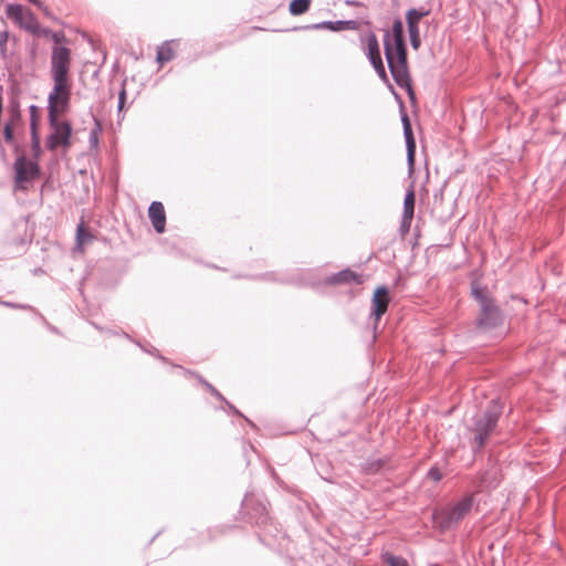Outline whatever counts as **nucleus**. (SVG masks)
Here are the masks:
<instances>
[{"instance_id":"ddd939ff","label":"nucleus","mask_w":566,"mask_h":566,"mask_svg":"<svg viewBox=\"0 0 566 566\" xmlns=\"http://www.w3.org/2000/svg\"><path fill=\"white\" fill-rule=\"evenodd\" d=\"M402 123H403V135H405V139H406V145H407L408 167H409V171L412 172L413 166H415L416 142H415L411 125H410V122H409V118L407 115H403Z\"/></svg>"},{"instance_id":"c756f323","label":"nucleus","mask_w":566,"mask_h":566,"mask_svg":"<svg viewBox=\"0 0 566 566\" xmlns=\"http://www.w3.org/2000/svg\"><path fill=\"white\" fill-rule=\"evenodd\" d=\"M40 9L43 11V13H44L45 15H50V12H49V10H48V8H46V7H44V6L42 4V8H40Z\"/></svg>"},{"instance_id":"f8f14e48","label":"nucleus","mask_w":566,"mask_h":566,"mask_svg":"<svg viewBox=\"0 0 566 566\" xmlns=\"http://www.w3.org/2000/svg\"><path fill=\"white\" fill-rule=\"evenodd\" d=\"M148 217L156 232L163 233L166 227V213L164 205L159 201H154L148 208Z\"/></svg>"},{"instance_id":"0eeeda50","label":"nucleus","mask_w":566,"mask_h":566,"mask_svg":"<svg viewBox=\"0 0 566 566\" xmlns=\"http://www.w3.org/2000/svg\"><path fill=\"white\" fill-rule=\"evenodd\" d=\"M6 13L9 19L13 20L25 31L32 34L40 33L38 20L30 9L24 8L21 4L10 3L6 7Z\"/></svg>"},{"instance_id":"dca6fc26","label":"nucleus","mask_w":566,"mask_h":566,"mask_svg":"<svg viewBox=\"0 0 566 566\" xmlns=\"http://www.w3.org/2000/svg\"><path fill=\"white\" fill-rule=\"evenodd\" d=\"M175 57V48L172 41L165 42L157 49V62L167 63Z\"/></svg>"},{"instance_id":"aec40b11","label":"nucleus","mask_w":566,"mask_h":566,"mask_svg":"<svg viewBox=\"0 0 566 566\" xmlns=\"http://www.w3.org/2000/svg\"><path fill=\"white\" fill-rule=\"evenodd\" d=\"M384 560L386 563L389 564V566H409L408 565V562L400 557V556H395L392 554H389V553H386L384 556H382Z\"/></svg>"},{"instance_id":"c85d7f7f","label":"nucleus","mask_w":566,"mask_h":566,"mask_svg":"<svg viewBox=\"0 0 566 566\" xmlns=\"http://www.w3.org/2000/svg\"><path fill=\"white\" fill-rule=\"evenodd\" d=\"M125 99V91H122L119 94V107L123 106Z\"/></svg>"},{"instance_id":"6ab92c4d","label":"nucleus","mask_w":566,"mask_h":566,"mask_svg":"<svg viewBox=\"0 0 566 566\" xmlns=\"http://www.w3.org/2000/svg\"><path fill=\"white\" fill-rule=\"evenodd\" d=\"M315 29H327L331 31H342L343 21H324L314 25Z\"/></svg>"},{"instance_id":"b1692460","label":"nucleus","mask_w":566,"mask_h":566,"mask_svg":"<svg viewBox=\"0 0 566 566\" xmlns=\"http://www.w3.org/2000/svg\"><path fill=\"white\" fill-rule=\"evenodd\" d=\"M408 31H409L411 46L415 50H417L421 43L419 30H408Z\"/></svg>"},{"instance_id":"4be33fe9","label":"nucleus","mask_w":566,"mask_h":566,"mask_svg":"<svg viewBox=\"0 0 566 566\" xmlns=\"http://www.w3.org/2000/svg\"><path fill=\"white\" fill-rule=\"evenodd\" d=\"M30 115H31V132L38 130L39 115H38V107L35 105H32L30 107Z\"/></svg>"},{"instance_id":"2eb2a0df","label":"nucleus","mask_w":566,"mask_h":566,"mask_svg":"<svg viewBox=\"0 0 566 566\" xmlns=\"http://www.w3.org/2000/svg\"><path fill=\"white\" fill-rule=\"evenodd\" d=\"M430 13L429 10L420 8V9H410L407 11L406 20L408 24V30H419L418 24L420 20L427 17Z\"/></svg>"},{"instance_id":"9b49d317","label":"nucleus","mask_w":566,"mask_h":566,"mask_svg":"<svg viewBox=\"0 0 566 566\" xmlns=\"http://www.w3.org/2000/svg\"><path fill=\"white\" fill-rule=\"evenodd\" d=\"M373 311L371 314L375 316L376 321H379L380 317L387 312L389 304L388 290L385 286H379L375 290L373 300Z\"/></svg>"},{"instance_id":"9d476101","label":"nucleus","mask_w":566,"mask_h":566,"mask_svg":"<svg viewBox=\"0 0 566 566\" xmlns=\"http://www.w3.org/2000/svg\"><path fill=\"white\" fill-rule=\"evenodd\" d=\"M415 201H416L415 190H413V187H411L407 191L405 199H403V212H402V219H401V224H400V230H401L402 234L408 233L410 230L411 222L413 219V213H415Z\"/></svg>"},{"instance_id":"4468645a","label":"nucleus","mask_w":566,"mask_h":566,"mask_svg":"<svg viewBox=\"0 0 566 566\" xmlns=\"http://www.w3.org/2000/svg\"><path fill=\"white\" fill-rule=\"evenodd\" d=\"M331 282L334 284H345V283L361 284L363 279H361V275L357 274L356 272H354L349 269H346V270H343V271L338 272L337 274H335L331 279Z\"/></svg>"},{"instance_id":"5701e85b","label":"nucleus","mask_w":566,"mask_h":566,"mask_svg":"<svg viewBox=\"0 0 566 566\" xmlns=\"http://www.w3.org/2000/svg\"><path fill=\"white\" fill-rule=\"evenodd\" d=\"M199 381L205 386V388L214 397H217L220 400H223V396L208 381H206L203 378L198 376Z\"/></svg>"},{"instance_id":"6e6552de","label":"nucleus","mask_w":566,"mask_h":566,"mask_svg":"<svg viewBox=\"0 0 566 566\" xmlns=\"http://www.w3.org/2000/svg\"><path fill=\"white\" fill-rule=\"evenodd\" d=\"M361 42L366 43L365 53L376 73L381 80L386 81L387 73L380 55L379 43L376 34L374 32H369L365 38H361Z\"/></svg>"},{"instance_id":"a211bd4d","label":"nucleus","mask_w":566,"mask_h":566,"mask_svg":"<svg viewBox=\"0 0 566 566\" xmlns=\"http://www.w3.org/2000/svg\"><path fill=\"white\" fill-rule=\"evenodd\" d=\"M311 0H292L289 6L290 13L292 15H301L308 11L311 7Z\"/></svg>"},{"instance_id":"f03ea898","label":"nucleus","mask_w":566,"mask_h":566,"mask_svg":"<svg viewBox=\"0 0 566 566\" xmlns=\"http://www.w3.org/2000/svg\"><path fill=\"white\" fill-rule=\"evenodd\" d=\"M385 55L397 85L409 86L407 50L403 40V25L401 20H395L391 34L386 33L384 39Z\"/></svg>"},{"instance_id":"bb28decb","label":"nucleus","mask_w":566,"mask_h":566,"mask_svg":"<svg viewBox=\"0 0 566 566\" xmlns=\"http://www.w3.org/2000/svg\"><path fill=\"white\" fill-rule=\"evenodd\" d=\"M428 476L434 481V482H438L441 480L442 478V474L441 472L439 471V469L437 468H432L429 472H428Z\"/></svg>"},{"instance_id":"a878e982","label":"nucleus","mask_w":566,"mask_h":566,"mask_svg":"<svg viewBox=\"0 0 566 566\" xmlns=\"http://www.w3.org/2000/svg\"><path fill=\"white\" fill-rule=\"evenodd\" d=\"M3 135L7 142L13 140V129L9 123L4 125Z\"/></svg>"},{"instance_id":"39448f33","label":"nucleus","mask_w":566,"mask_h":566,"mask_svg":"<svg viewBox=\"0 0 566 566\" xmlns=\"http://www.w3.org/2000/svg\"><path fill=\"white\" fill-rule=\"evenodd\" d=\"M500 413L501 411L496 403L492 402V406L476 420L473 428L476 448L480 449L485 444L496 427Z\"/></svg>"},{"instance_id":"423d86ee","label":"nucleus","mask_w":566,"mask_h":566,"mask_svg":"<svg viewBox=\"0 0 566 566\" xmlns=\"http://www.w3.org/2000/svg\"><path fill=\"white\" fill-rule=\"evenodd\" d=\"M472 294L481 306L479 326L483 328H491L496 326L501 322L502 317L500 310L493 304V301L490 298V296L478 286H473Z\"/></svg>"},{"instance_id":"412c9836","label":"nucleus","mask_w":566,"mask_h":566,"mask_svg":"<svg viewBox=\"0 0 566 566\" xmlns=\"http://www.w3.org/2000/svg\"><path fill=\"white\" fill-rule=\"evenodd\" d=\"M31 146L33 154L39 156L41 154V140L39 130L31 132Z\"/></svg>"},{"instance_id":"7ed1b4c3","label":"nucleus","mask_w":566,"mask_h":566,"mask_svg":"<svg viewBox=\"0 0 566 566\" xmlns=\"http://www.w3.org/2000/svg\"><path fill=\"white\" fill-rule=\"evenodd\" d=\"M51 38L54 42L50 56V75L53 83L71 82L72 50L67 46V39L63 32H54L51 29H41L40 33Z\"/></svg>"},{"instance_id":"393cba45","label":"nucleus","mask_w":566,"mask_h":566,"mask_svg":"<svg viewBox=\"0 0 566 566\" xmlns=\"http://www.w3.org/2000/svg\"><path fill=\"white\" fill-rule=\"evenodd\" d=\"M359 23L354 20L343 21V30H358Z\"/></svg>"},{"instance_id":"20e7f679","label":"nucleus","mask_w":566,"mask_h":566,"mask_svg":"<svg viewBox=\"0 0 566 566\" xmlns=\"http://www.w3.org/2000/svg\"><path fill=\"white\" fill-rule=\"evenodd\" d=\"M473 503V495H468L451 505L436 510L432 514L433 526L442 532L455 527L471 512Z\"/></svg>"},{"instance_id":"7c9ffc66","label":"nucleus","mask_w":566,"mask_h":566,"mask_svg":"<svg viewBox=\"0 0 566 566\" xmlns=\"http://www.w3.org/2000/svg\"><path fill=\"white\" fill-rule=\"evenodd\" d=\"M347 4H357V2L346 1Z\"/></svg>"},{"instance_id":"f257e3e1","label":"nucleus","mask_w":566,"mask_h":566,"mask_svg":"<svg viewBox=\"0 0 566 566\" xmlns=\"http://www.w3.org/2000/svg\"><path fill=\"white\" fill-rule=\"evenodd\" d=\"M72 94V81L53 83L48 96V118L51 133L46 138V147L50 150L59 146L69 148L71 146L72 127L69 122L60 120L59 117L70 107Z\"/></svg>"},{"instance_id":"f3484780","label":"nucleus","mask_w":566,"mask_h":566,"mask_svg":"<svg viewBox=\"0 0 566 566\" xmlns=\"http://www.w3.org/2000/svg\"><path fill=\"white\" fill-rule=\"evenodd\" d=\"M93 240V235L86 231L84 223H80L76 229V250L83 252V245Z\"/></svg>"},{"instance_id":"cd10ccee","label":"nucleus","mask_w":566,"mask_h":566,"mask_svg":"<svg viewBox=\"0 0 566 566\" xmlns=\"http://www.w3.org/2000/svg\"><path fill=\"white\" fill-rule=\"evenodd\" d=\"M7 41H8V32L7 31L0 32V46L2 50H3V46L6 45Z\"/></svg>"},{"instance_id":"1a4fd4ad","label":"nucleus","mask_w":566,"mask_h":566,"mask_svg":"<svg viewBox=\"0 0 566 566\" xmlns=\"http://www.w3.org/2000/svg\"><path fill=\"white\" fill-rule=\"evenodd\" d=\"M15 187L24 189V184L33 180L39 175V166L36 163L28 160L21 156L14 163Z\"/></svg>"}]
</instances>
